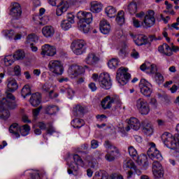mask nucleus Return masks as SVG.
<instances>
[{"instance_id": "obj_1", "label": "nucleus", "mask_w": 179, "mask_h": 179, "mask_svg": "<svg viewBox=\"0 0 179 179\" xmlns=\"http://www.w3.org/2000/svg\"><path fill=\"white\" fill-rule=\"evenodd\" d=\"M6 98H3L0 100V118L1 120H4V121H6V120L10 117L9 110L16 108L15 96H13L12 93L8 92H6Z\"/></svg>"}, {"instance_id": "obj_2", "label": "nucleus", "mask_w": 179, "mask_h": 179, "mask_svg": "<svg viewBox=\"0 0 179 179\" xmlns=\"http://www.w3.org/2000/svg\"><path fill=\"white\" fill-rule=\"evenodd\" d=\"M177 134L173 137V134L165 132L162 136V140L166 146H171L172 149H178L179 148V124L176 125Z\"/></svg>"}, {"instance_id": "obj_3", "label": "nucleus", "mask_w": 179, "mask_h": 179, "mask_svg": "<svg viewBox=\"0 0 179 179\" xmlns=\"http://www.w3.org/2000/svg\"><path fill=\"white\" fill-rule=\"evenodd\" d=\"M92 79L94 82H98L100 87L108 90L111 89L112 83L110 74L108 73H103L99 75L94 73L92 74Z\"/></svg>"}, {"instance_id": "obj_4", "label": "nucleus", "mask_w": 179, "mask_h": 179, "mask_svg": "<svg viewBox=\"0 0 179 179\" xmlns=\"http://www.w3.org/2000/svg\"><path fill=\"white\" fill-rule=\"evenodd\" d=\"M103 146L106 149L105 159L107 162H114L117 155H120V150L111 142L106 141Z\"/></svg>"}, {"instance_id": "obj_5", "label": "nucleus", "mask_w": 179, "mask_h": 179, "mask_svg": "<svg viewBox=\"0 0 179 179\" xmlns=\"http://www.w3.org/2000/svg\"><path fill=\"white\" fill-rule=\"evenodd\" d=\"M71 48L76 55H82L86 52L87 43L84 40L77 39L71 43Z\"/></svg>"}, {"instance_id": "obj_6", "label": "nucleus", "mask_w": 179, "mask_h": 179, "mask_svg": "<svg viewBox=\"0 0 179 179\" xmlns=\"http://www.w3.org/2000/svg\"><path fill=\"white\" fill-rule=\"evenodd\" d=\"M131 78V74L128 73V69L120 67L118 69L116 74V80L122 86H124L128 83V80Z\"/></svg>"}, {"instance_id": "obj_7", "label": "nucleus", "mask_w": 179, "mask_h": 179, "mask_svg": "<svg viewBox=\"0 0 179 179\" xmlns=\"http://www.w3.org/2000/svg\"><path fill=\"white\" fill-rule=\"evenodd\" d=\"M108 100H110V96H107L105 97L101 102V106L103 110H108L111 108V106L113 104H115V108L114 110H118V108H121L122 106V103H121V100H120V98L118 96H112L111 100L108 102V104L107 106H104V103L107 101Z\"/></svg>"}, {"instance_id": "obj_8", "label": "nucleus", "mask_w": 179, "mask_h": 179, "mask_svg": "<svg viewBox=\"0 0 179 179\" xmlns=\"http://www.w3.org/2000/svg\"><path fill=\"white\" fill-rule=\"evenodd\" d=\"M50 5L52 6H57L56 15L57 16H62V13L68 10L69 6L67 3L64 2L62 0H48Z\"/></svg>"}, {"instance_id": "obj_9", "label": "nucleus", "mask_w": 179, "mask_h": 179, "mask_svg": "<svg viewBox=\"0 0 179 179\" xmlns=\"http://www.w3.org/2000/svg\"><path fill=\"white\" fill-rule=\"evenodd\" d=\"M150 148L147 152V155L151 160L153 162H159L163 160V157L160 153V151L156 148V144L155 143H150Z\"/></svg>"}, {"instance_id": "obj_10", "label": "nucleus", "mask_w": 179, "mask_h": 179, "mask_svg": "<svg viewBox=\"0 0 179 179\" xmlns=\"http://www.w3.org/2000/svg\"><path fill=\"white\" fill-rule=\"evenodd\" d=\"M140 92L145 96V97H150L153 90L152 89V84L149 83L146 79H141L139 83Z\"/></svg>"}, {"instance_id": "obj_11", "label": "nucleus", "mask_w": 179, "mask_h": 179, "mask_svg": "<svg viewBox=\"0 0 179 179\" xmlns=\"http://www.w3.org/2000/svg\"><path fill=\"white\" fill-rule=\"evenodd\" d=\"M49 71L55 75H62L64 67L59 60H51L48 64Z\"/></svg>"}, {"instance_id": "obj_12", "label": "nucleus", "mask_w": 179, "mask_h": 179, "mask_svg": "<svg viewBox=\"0 0 179 179\" xmlns=\"http://www.w3.org/2000/svg\"><path fill=\"white\" fill-rule=\"evenodd\" d=\"M77 17L79 20V23L90 24L93 22V15L90 12L79 11L77 13Z\"/></svg>"}, {"instance_id": "obj_13", "label": "nucleus", "mask_w": 179, "mask_h": 179, "mask_svg": "<svg viewBox=\"0 0 179 179\" xmlns=\"http://www.w3.org/2000/svg\"><path fill=\"white\" fill-rule=\"evenodd\" d=\"M136 107L142 115H148L150 111L149 103L143 99H139L136 101Z\"/></svg>"}, {"instance_id": "obj_14", "label": "nucleus", "mask_w": 179, "mask_h": 179, "mask_svg": "<svg viewBox=\"0 0 179 179\" xmlns=\"http://www.w3.org/2000/svg\"><path fill=\"white\" fill-rule=\"evenodd\" d=\"M152 174L155 179L164 177V171L159 162H152Z\"/></svg>"}, {"instance_id": "obj_15", "label": "nucleus", "mask_w": 179, "mask_h": 179, "mask_svg": "<svg viewBox=\"0 0 179 179\" xmlns=\"http://www.w3.org/2000/svg\"><path fill=\"white\" fill-rule=\"evenodd\" d=\"M140 69H141L143 72H146L147 73H150L151 75H155L157 73V66L149 62H145L143 63L140 66Z\"/></svg>"}, {"instance_id": "obj_16", "label": "nucleus", "mask_w": 179, "mask_h": 179, "mask_svg": "<svg viewBox=\"0 0 179 179\" xmlns=\"http://www.w3.org/2000/svg\"><path fill=\"white\" fill-rule=\"evenodd\" d=\"M155 22L156 19H155V12L153 10H150L145 16L143 21L141 22V24L143 27H152V26L155 24Z\"/></svg>"}, {"instance_id": "obj_17", "label": "nucleus", "mask_w": 179, "mask_h": 179, "mask_svg": "<svg viewBox=\"0 0 179 179\" xmlns=\"http://www.w3.org/2000/svg\"><path fill=\"white\" fill-rule=\"evenodd\" d=\"M41 50V55H43V57H54V55L57 54V49L55 47L48 44L43 45Z\"/></svg>"}, {"instance_id": "obj_18", "label": "nucleus", "mask_w": 179, "mask_h": 179, "mask_svg": "<svg viewBox=\"0 0 179 179\" xmlns=\"http://www.w3.org/2000/svg\"><path fill=\"white\" fill-rule=\"evenodd\" d=\"M10 15L15 19H19L22 16V7L19 3H12L10 6Z\"/></svg>"}, {"instance_id": "obj_19", "label": "nucleus", "mask_w": 179, "mask_h": 179, "mask_svg": "<svg viewBox=\"0 0 179 179\" xmlns=\"http://www.w3.org/2000/svg\"><path fill=\"white\" fill-rule=\"evenodd\" d=\"M84 72L85 69L78 65H73L68 70V73L71 78H76V76L82 75Z\"/></svg>"}, {"instance_id": "obj_20", "label": "nucleus", "mask_w": 179, "mask_h": 179, "mask_svg": "<svg viewBox=\"0 0 179 179\" xmlns=\"http://www.w3.org/2000/svg\"><path fill=\"white\" fill-rule=\"evenodd\" d=\"M141 128V122L136 117H131L128 121V126L125 128L128 132L131 129L138 131Z\"/></svg>"}, {"instance_id": "obj_21", "label": "nucleus", "mask_w": 179, "mask_h": 179, "mask_svg": "<svg viewBox=\"0 0 179 179\" xmlns=\"http://www.w3.org/2000/svg\"><path fill=\"white\" fill-rule=\"evenodd\" d=\"M85 62L87 65H90L91 66H94L99 64V61H100V58L96 55L94 53H89L85 58Z\"/></svg>"}, {"instance_id": "obj_22", "label": "nucleus", "mask_w": 179, "mask_h": 179, "mask_svg": "<svg viewBox=\"0 0 179 179\" xmlns=\"http://www.w3.org/2000/svg\"><path fill=\"white\" fill-rule=\"evenodd\" d=\"M99 30L102 34H108L111 31V26L107 20H102L99 23Z\"/></svg>"}, {"instance_id": "obj_23", "label": "nucleus", "mask_w": 179, "mask_h": 179, "mask_svg": "<svg viewBox=\"0 0 179 179\" xmlns=\"http://www.w3.org/2000/svg\"><path fill=\"white\" fill-rule=\"evenodd\" d=\"M131 37L134 39V43L136 45H145L148 44V36L145 35H137L134 36V34H131Z\"/></svg>"}, {"instance_id": "obj_24", "label": "nucleus", "mask_w": 179, "mask_h": 179, "mask_svg": "<svg viewBox=\"0 0 179 179\" xmlns=\"http://www.w3.org/2000/svg\"><path fill=\"white\" fill-rule=\"evenodd\" d=\"M9 132L11 134L13 138H20V126L17 124V123H14L11 124L9 127Z\"/></svg>"}, {"instance_id": "obj_25", "label": "nucleus", "mask_w": 179, "mask_h": 179, "mask_svg": "<svg viewBox=\"0 0 179 179\" xmlns=\"http://www.w3.org/2000/svg\"><path fill=\"white\" fill-rule=\"evenodd\" d=\"M29 102L33 107H37L41 103V94L38 92L32 94Z\"/></svg>"}, {"instance_id": "obj_26", "label": "nucleus", "mask_w": 179, "mask_h": 179, "mask_svg": "<svg viewBox=\"0 0 179 179\" xmlns=\"http://www.w3.org/2000/svg\"><path fill=\"white\" fill-rule=\"evenodd\" d=\"M55 33V29H54V27L50 25L45 26L42 29V34L44 36V37H46L47 38H49L50 37H52Z\"/></svg>"}, {"instance_id": "obj_27", "label": "nucleus", "mask_w": 179, "mask_h": 179, "mask_svg": "<svg viewBox=\"0 0 179 179\" xmlns=\"http://www.w3.org/2000/svg\"><path fill=\"white\" fill-rule=\"evenodd\" d=\"M33 20L36 24H41V26H44V24H47L48 22V18L47 17H42L40 15H34L33 17Z\"/></svg>"}, {"instance_id": "obj_28", "label": "nucleus", "mask_w": 179, "mask_h": 179, "mask_svg": "<svg viewBox=\"0 0 179 179\" xmlns=\"http://www.w3.org/2000/svg\"><path fill=\"white\" fill-rule=\"evenodd\" d=\"M7 87L8 92H15V90H17L18 85L16 80L13 78H8Z\"/></svg>"}, {"instance_id": "obj_29", "label": "nucleus", "mask_w": 179, "mask_h": 179, "mask_svg": "<svg viewBox=\"0 0 179 179\" xmlns=\"http://www.w3.org/2000/svg\"><path fill=\"white\" fill-rule=\"evenodd\" d=\"M75 117H82L85 114V108L80 105L76 106L73 109Z\"/></svg>"}, {"instance_id": "obj_30", "label": "nucleus", "mask_w": 179, "mask_h": 179, "mask_svg": "<svg viewBox=\"0 0 179 179\" xmlns=\"http://www.w3.org/2000/svg\"><path fill=\"white\" fill-rule=\"evenodd\" d=\"M101 9H102L101 3L97 1L91 2V8H90L91 12H93L94 13H99V12H101Z\"/></svg>"}, {"instance_id": "obj_31", "label": "nucleus", "mask_w": 179, "mask_h": 179, "mask_svg": "<svg viewBox=\"0 0 179 179\" xmlns=\"http://www.w3.org/2000/svg\"><path fill=\"white\" fill-rule=\"evenodd\" d=\"M135 162L139 164V166H143L146 167L149 166V162H148V157L145 155H142L140 157H138V159H135Z\"/></svg>"}, {"instance_id": "obj_32", "label": "nucleus", "mask_w": 179, "mask_h": 179, "mask_svg": "<svg viewBox=\"0 0 179 179\" xmlns=\"http://www.w3.org/2000/svg\"><path fill=\"white\" fill-rule=\"evenodd\" d=\"M45 111L47 114H50V115H52L56 113H58V111H59V108L57 106L50 105L46 107Z\"/></svg>"}, {"instance_id": "obj_33", "label": "nucleus", "mask_w": 179, "mask_h": 179, "mask_svg": "<svg viewBox=\"0 0 179 179\" xmlns=\"http://www.w3.org/2000/svg\"><path fill=\"white\" fill-rule=\"evenodd\" d=\"M20 133L22 136H27L30 134V126L29 124L20 126Z\"/></svg>"}, {"instance_id": "obj_34", "label": "nucleus", "mask_w": 179, "mask_h": 179, "mask_svg": "<svg viewBox=\"0 0 179 179\" xmlns=\"http://www.w3.org/2000/svg\"><path fill=\"white\" fill-rule=\"evenodd\" d=\"M26 57V55L24 53V51L22 50H17L15 54L13 55V58L14 59H17V61H20L22 59H24Z\"/></svg>"}, {"instance_id": "obj_35", "label": "nucleus", "mask_w": 179, "mask_h": 179, "mask_svg": "<svg viewBox=\"0 0 179 179\" xmlns=\"http://www.w3.org/2000/svg\"><path fill=\"white\" fill-rule=\"evenodd\" d=\"M127 10L130 15H135L138 10V5L136 4V2L130 3L127 6Z\"/></svg>"}, {"instance_id": "obj_36", "label": "nucleus", "mask_w": 179, "mask_h": 179, "mask_svg": "<svg viewBox=\"0 0 179 179\" xmlns=\"http://www.w3.org/2000/svg\"><path fill=\"white\" fill-rule=\"evenodd\" d=\"M71 125L73 128H82L85 125V121L81 119H74L71 122Z\"/></svg>"}, {"instance_id": "obj_37", "label": "nucleus", "mask_w": 179, "mask_h": 179, "mask_svg": "<svg viewBox=\"0 0 179 179\" xmlns=\"http://www.w3.org/2000/svg\"><path fill=\"white\" fill-rule=\"evenodd\" d=\"M105 12L108 17H115L117 10L113 6H108L106 8Z\"/></svg>"}, {"instance_id": "obj_38", "label": "nucleus", "mask_w": 179, "mask_h": 179, "mask_svg": "<svg viewBox=\"0 0 179 179\" xmlns=\"http://www.w3.org/2000/svg\"><path fill=\"white\" fill-rule=\"evenodd\" d=\"M128 150L129 156H131L134 160H138L139 155H138V151H136V149H135L134 146H130L129 147Z\"/></svg>"}, {"instance_id": "obj_39", "label": "nucleus", "mask_w": 179, "mask_h": 179, "mask_svg": "<svg viewBox=\"0 0 179 179\" xmlns=\"http://www.w3.org/2000/svg\"><path fill=\"white\" fill-rule=\"evenodd\" d=\"M31 94V90H30V86L28 85H24V87L21 90V95L24 99H26L27 96H30Z\"/></svg>"}, {"instance_id": "obj_40", "label": "nucleus", "mask_w": 179, "mask_h": 179, "mask_svg": "<svg viewBox=\"0 0 179 179\" xmlns=\"http://www.w3.org/2000/svg\"><path fill=\"white\" fill-rule=\"evenodd\" d=\"M116 22L120 26L124 24L125 18H124V12L122 10L118 12L116 17Z\"/></svg>"}, {"instance_id": "obj_41", "label": "nucleus", "mask_w": 179, "mask_h": 179, "mask_svg": "<svg viewBox=\"0 0 179 179\" xmlns=\"http://www.w3.org/2000/svg\"><path fill=\"white\" fill-rule=\"evenodd\" d=\"M85 163H87L90 166L96 164V158L93 155H87L84 159Z\"/></svg>"}, {"instance_id": "obj_42", "label": "nucleus", "mask_w": 179, "mask_h": 179, "mask_svg": "<svg viewBox=\"0 0 179 179\" xmlns=\"http://www.w3.org/2000/svg\"><path fill=\"white\" fill-rule=\"evenodd\" d=\"M15 62V59L12 55H7L4 57V65L6 66H10Z\"/></svg>"}, {"instance_id": "obj_43", "label": "nucleus", "mask_w": 179, "mask_h": 179, "mask_svg": "<svg viewBox=\"0 0 179 179\" xmlns=\"http://www.w3.org/2000/svg\"><path fill=\"white\" fill-rule=\"evenodd\" d=\"M119 64H120V62L118 61V59L113 58L109 60V62H108V66L110 69H115V68L118 66Z\"/></svg>"}, {"instance_id": "obj_44", "label": "nucleus", "mask_w": 179, "mask_h": 179, "mask_svg": "<svg viewBox=\"0 0 179 179\" xmlns=\"http://www.w3.org/2000/svg\"><path fill=\"white\" fill-rule=\"evenodd\" d=\"M123 168L125 170H128V169H135V164L134 163V162L131 159L127 160V161H124V164H123Z\"/></svg>"}, {"instance_id": "obj_45", "label": "nucleus", "mask_w": 179, "mask_h": 179, "mask_svg": "<svg viewBox=\"0 0 179 179\" xmlns=\"http://www.w3.org/2000/svg\"><path fill=\"white\" fill-rule=\"evenodd\" d=\"M38 40V38H37V36L34 34H29L27 37V44H33V43H36Z\"/></svg>"}, {"instance_id": "obj_46", "label": "nucleus", "mask_w": 179, "mask_h": 179, "mask_svg": "<svg viewBox=\"0 0 179 179\" xmlns=\"http://www.w3.org/2000/svg\"><path fill=\"white\" fill-rule=\"evenodd\" d=\"M143 131L148 136H150L153 134V127L150 124H147L143 127Z\"/></svg>"}, {"instance_id": "obj_47", "label": "nucleus", "mask_w": 179, "mask_h": 179, "mask_svg": "<svg viewBox=\"0 0 179 179\" xmlns=\"http://www.w3.org/2000/svg\"><path fill=\"white\" fill-rule=\"evenodd\" d=\"M61 27L64 31L69 30V29L72 27V23H70L69 21L64 20L61 23Z\"/></svg>"}, {"instance_id": "obj_48", "label": "nucleus", "mask_w": 179, "mask_h": 179, "mask_svg": "<svg viewBox=\"0 0 179 179\" xmlns=\"http://www.w3.org/2000/svg\"><path fill=\"white\" fill-rule=\"evenodd\" d=\"M73 159L76 164L78 166H85V162H83V159H82V158H80L78 155H74Z\"/></svg>"}, {"instance_id": "obj_49", "label": "nucleus", "mask_w": 179, "mask_h": 179, "mask_svg": "<svg viewBox=\"0 0 179 179\" xmlns=\"http://www.w3.org/2000/svg\"><path fill=\"white\" fill-rule=\"evenodd\" d=\"M164 55L166 57H171V55H173V52H171V47L170 48L167 43H164Z\"/></svg>"}, {"instance_id": "obj_50", "label": "nucleus", "mask_w": 179, "mask_h": 179, "mask_svg": "<svg viewBox=\"0 0 179 179\" xmlns=\"http://www.w3.org/2000/svg\"><path fill=\"white\" fill-rule=\"evenodd\" d=\"M79 29L84 33H89V31L90 30L89 24H86L85 23H79Z\"/></svg>"}, {"instance_id": "obj_51", "label": "nucleus", "mask_w": 179, "mask_h": 179, "mask_svg": "<svg viewBox=\"0 0 179 179\" xmlns=\"http://www.w3.org/2000/svg\"><path fill=\"white\" fill-rule=\"evenodd\" d=\"M47 125L46 132L48 135H52V134L55 133V129L51 123H48Z\"/></svg>"}, {"instance_id": "obj_52", "label": "nucleus", "mask_w": 179, "mask_h": 179, "mask_svg": "<svg viewBox=\"0 0 179 179\" xmlns=\"http://www.w3.org/2000/svg\"><path fill=\"white\" fill-rule=\"evenodd\" d=\"M155 80H156L157 83L160 84V83H163V82H164V78L160 73L157 72V73H155Z\"/></svg>"}, {"instance_id": "obj_53", "label": "nucleus", "mask_w": 179, "mask_h": 179, "mask_svg": "<svg viewBox=\"0 0 179 179\" xmlns=\"http://www.w3.org/2000/svg\"><path fill=\"white\" fill-rule=\"evenodd\" d=\"M3 33L4 36H6V37H8V38H12L15 35L13 30H4Z\"/></svg>"}, {"instance_id": "obj_54", "label": "nucleus", "mask_w": 179, "mask_h": 179, "mask_svg": "<svg viewBox=\"0 0 179 179\" xmlns=\"http://www.w3.org/2000/svg\"><path fill=\"white\" fill-rule=\"evenodd\" d=\"M93 179H108V178L107 177V176L99 173V171L95 173L94 176L93 177Z\"/></svg>"}, {"instance_id": "obj_55", "label": "nucleus", "mask_w": 179, "mask_h": 179, "mask_svg": "<svg viewBox=\"0 0 179 179\" xmlns=\"http://www.w3.org/2000/svg\"><path fill=\"white\" fill-rule=\"evenodd\" d=\"M66 17H67V20H66L67 22L71 23L72 24L75 23V15L72 13H68Z\"/></svg>"}, {"instance_id": "obj_56", "label": "nucleus", "mask_w": 179, "mask_h": 179, "mask_svg": "<svg viewBox=\"0 0 179 179\" xmlns=\"http://www.w3.org/2000/svg\"><path fill=\"white\" fill-rule=\"evenodd\" d=\"M36 127L41 129V130H45L47 129L48 125L45 124V123H44L43 122H40L36 124Z\"/></svg>"}, {"instance_id": "obj_57", "label": "nucleus", "mask_w": 179, "mask_h": 179, "mask_svg": "<svg viewBox=\"0 0 179 179\" xmlns=\"http://www.w3.org/2000/svg\"><path fill=\"white\" fill-rule=\"evenodd\" d=\"M133 24L134 27L139 28L142 25V22H141L139 20H136V18H133Z\"/></svg>"}, {"instance_id": "obj_58", "label": "nucleus", "mask_w": 179, "mask_h": 179, "mask_svg": "<svg viewBox=\"0 0 179 179\" xmlns=\"http://www.w3.org/2000/svg\"><path fill=\"white\" fill-rule=\"evenodd\" d=\"M50 89H51V86L48 83H45L42 86V90L45 93L50 92Z\"/></svg>"}, {"instance_id": "obj_59", "label": "nucleus", "mask_w": 179, "mask_h": 179, "mask_svg": "<svg viewBox=\"0 0 179 179\" xmlns=\"http://www.w3.org/2000/svg\"><path fill=\"white\" fill-rule=\"evenodd\" d=\"M91 148L92 149H97L99 148V141L96 140L91 141Z\"/></svg>"}, {"instance_id": "obj_60", "label": "nucleus", "mask_w": 179, "mask_h": 179, "mask_svg": "<svg viewBox=\"0 0 179 179\" xmlns=\"http://www.w3.org/2000/svg\"><path fill=\"white\" fill-rule=\"evenodd\" d=\"M101 156H103V153L101 152V151H99L96 150L94 152V159H100V157H101Z\"/></svg>"}, {"instance_id": "obj_61", "label": "nucleus", "mask_w": 179, "mask_h": 179, "mask_svg": "<svg viewBox=\"0 0 179 179\" xmlns=\"http://www.w3.org/2000/svg\"><path fill=\"white\" fill-rule=\"evenodd\" d=\"M43 108L42 106H39L38 108L33 110V115L34 117H37L38 114H40V111H41V109Z\"/></svg>"}, {"instance_id": "obj_62", "label": "nucleus", "mask_w": 179, "mask_h": 179, "mask_svg": "<svg viewBox=\"0 0 179 179\" xmlns=\"http://www.w3.org/2000/svg\"><path fill=\"white\" fill-rule=\"evenodd\" d=\"M131 56L132 57V58L137 59V58H139V52H138L136 50L133 49L131 53Z\"/></svg>"}, {"instance_id": "obj_63", "label": "nucleus", "mask_w": 179, "mask_h": 179, "mask_svg": "<svg viewBox=\"0 0 179 179\" xmlns=\"http://www.w3.org/2000/svg\"><path fill=\"white\" fill-rule=\"evenodd\" d=\"M96 118L99 122H101L103 120H107V116L106 115H97Z\"/></svg>"}, {"instance_id": "obj_64", "label": "nucleus", "mask_w": 179, "mask_h": 179, "mask_svg": "<svg viewBox=\"0 0 179 179\" xmlns=\"http://www.w3.org/2000/svg\"><path fill=\"white\" fill-rule=\"evenodd\" d=\"M30 174L31 179H40V173H38V171L33 172Z\"/></svg>"}]
</instances>
